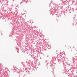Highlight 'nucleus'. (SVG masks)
I'll use <instances>...</instances> for the list:
<instances>
[{
    "label": "nucleus",
    "instance_id": "1",
    "mask_svg": "<svg viewBox=\"0 0 77 77\" xmlns=\"http://www.w3.org/2000/svg\"><path fill=\"white\" fill-rule=\"evenodd\" d=\"M67 11H70L71 9V7H70V8L68 7V8H67Z\"/></svg>",
    "mask_w": 77,
    "mask_h": 77
},
{
    "label": "nucleus",
    "instance_id": "2",
    "mask_svg": "<svg viewBox=\"0 0 77 77\" xmlns=\"http://www.w3.org/2000/svg\"><path fill=\"white\" fill-rule=\"evenodd\" d=\"M47 62V60H46L45 61V62Z\"/></svg>",
    "mask_w": 77,
    "mask_h": 77
},
{
    "label": "nucleus",
    "instance_id": "3",
    "mask_svg": "<svg viewBox=\"0 0 77 77\" xmlns=\"http://www.w3.org/2000/svg\"><path fill=\"white\" fill-rule=\"evenodd\" d=\"M19 77H20V75L19 74Z\"/></svg>",
    "mask_w": 77,
    "mask_h": 77
},
{
    "label": "nucleus",
    "instance_id": "4",
    "mask_svg": "<svg viewBox=\"0 0 77 77\" xmlns=\"http://www.w3.org/2000/svg\"><path fill=\"white\" fill-rule=\"evenodd\" d=\"M18 74H19L20 72H18Z\"/></svg>",
    "mask_w": 77,
    "mask_h": 77
}]
</instances>
